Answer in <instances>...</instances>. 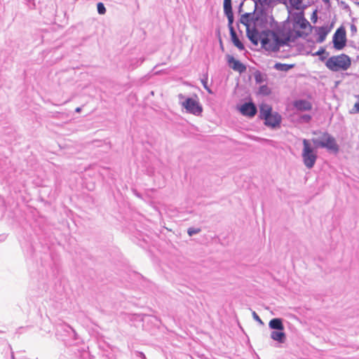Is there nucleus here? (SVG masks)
I'll return each instance as SVG.
<instances>
[{
  "label": "nucleus",
  "instance_id": "nucleus-31",
  "mask_svg": "<svg viewBox=\"0 0 359 359\" xmlns=\"http://www.w3.org/2000/svg\"><path fill=\"white\" fill-rule=\"evenodd\" d=\"M252 316L255 320L259 322L260 324H263L262 320H261V318L259 317V316L257 314V313L255 311L252 312Z\"/></svg>",
  "mask_w": 359,
  "mask_h": 359
},
{
  "label": "nucleus",
  "instance_id": "nucleus-30",
  "mask_svg": "<svg viewBox=\"0 0 359 359\" xmlns=\"http://www.w3.org/2000/svg\"><path fill=\"white\" fill-rule=\"evenodd\" d=\"M255 79L257 83H259L263 81L262 76L259 72L255 74Z\"/></svg>",
  "mask_w": 359,
  "mask_h": 359
},
{
  "label": "nucleus",
  "instance_id": "nucleus-23",
  "mask_svg": "<svg viewBox=\"0 0 359 359\" xmlns=\"http://www.w3.org/2000/svg\"><path fill=\"white\" fill-rule=\"evenodd\" d=\"M313 55H319L320 60L321 61H324L326 57L329 55V53L326 51V50L323 48H320L317 52H316Z\"/></svg>",
  "mask_w": 359,
  "mask_h": 359
},
{
  "label": "nucleus",
  "instance_id": "nucleus-39",
  "mask_svg": "<svg viewBox=\"0 0 359 359\" xmlns=\"http://www.w3.org/2000/svg\"><path fill=\"white\" fill-rule=\"evenodd\" d=\"M11 359H15L14 353L11 352Z\"/></svg>",
  "mask_w": 359,
  "mask_h": 359
},
{
  "label": "nucleus",
  "instance_id": "nucleus-27",
  "mask_svg": "<svg viewBox=\"0 0 359 359\" xmlns=\"http://www.w3.org/2000/svg\"><path fill=\"white\" fill-rule=\"evenodd\" d=\"M97 12L100 15H104L106 13V8L102 2H99L97 4Z\"/></svg>",
  "mask_w": 359,
  "mask_h": 359
},
{
  "label": "nucleus",
  "instance_id": "nucleus-22",
  "mask_svg": "<svg viewBox=\"0 0 359 359\" xmlns=\"http://www.w3.org/2000/svg\"><path fill=\"white\" fill-rule=\"evenodd\" d=\"M144 59L143 57L132 59L130 61L128 68L130 69H134L137 68V67H139L140 65H141L142 64V62H144Z\"/></svg>",
  "mask_w": 359,
  "mask_h": 359
},
{
  "label": "nucleus",
  "instance_id": "nucleus-29",
  "mask_svg": "<svg viewBox=\"0 0 359 359\" xmlns=\"http://www.w3.org/2000/svg\"><path fill=\"white\" fill-rule=\"evenodd\" d=\"M300 120L304 123H309L311 120V116L309 114H304L300 116Z\"/></svg>",
  "mask_w": 359,
  "mask_h": 359
},
{
  "label": "nucleus",
  "instance_id": "nucleus-6",
  "mask_svg": "<svg viewBox=\"0 0 359 359\" xmlns=\"http://www.w3.org/2000/svg\"><path fill=\"white\" fill-rule=\"evenodd\" d=\"M332 41L337 50H341L346 46V30L343 27H339L333 35Z\"/></svg>",
  "mask_w": 359,
  "mask_h": 359
},
{
  "label": "nucleus",
  "instance_id": "nucleus-41",
  "mask_svg": "<svg viewBox=\"0 0 359 359\" xmlns=\"http://www.w3.org/2000/svg\"><path fill=\"white\" fill-rule=\"evenodd\" d=\"M180 97L183 98L184 97L182 95H180Z\"/></svg>",
  "mask_w": 359,
  "mask_h": 359
},
{
  "label": "nucleus",
  "instance_id": "nucleus-40",
  "mask_svg": "<svg viewBox=\"0 0 359 359\" xmlns=\"http://www.w3.org/2000/svg\"><path fill=\"white\" fill-rule=\"evenodd\" d=\"M324 3H330V0H323Z\"/></svg>",
  "mask_w": 359,
  "mask_h": 359
},
{
  "label": "nucleus",
  "instance_id": "nucleus-42",
  "mask_svg": "<svg viewBox=\"0 0 359 359\" xmlns=\"http://www.w3.org/2000/svg\"><path fill=\"white\" fill-rule=\"evenodd\" d=\"M220 44H221V46L222 47V42L221 40H220Z\"/></svg>",
  "mask_w": 359,
  "mask_h": 359
},
{
  "label": "nucleus",
  "instance_id": "nucleus-4",
  "mask_svg": "<svg viewBox=\"0 0 359 359\" xmlns=\"http://www.w3.org/2000/svg\"><path fill=\"white\" fill-rule=\"evenodd\" d=\"M311 141L316 148H325L334 153L339 151V146L335 138L327 132L323 133V140L313 138Z\"/></svg>",
  "mask_w": 359,
  "mask_h": 359
},
{
  "label": "nucleus",
  "instance_id": "nucleus-7",
  "mask_svg": "<svg viewBox=\"0 0 359 359\" xmlns=\"http://www.w3.org/2000/svg\"><path fill=\"white\" fill-rule=\"evenodd\" d=\"M224 13L228 19V27L230 32L234 29L233 27V13L231 6V0H224Z\"/></svg>",
  "mask_w": 359,
  "mask_h": 359
},
{
  "label": "nucleus",
  "instance_id": "nucleus-9",
  "mask_svg": "<svg viewBox=\"0 0 359 359\" xmlns=\"http://www.w3.org/2000/svg\"><path fill=\"white\" fill-rule=\"evenodd\" d=\"M269 15L267 12L264 9L257 11L255 13V25H260L262 27H266L269 23Z\"/></svg>",
  "mask_w": 359,
  "mask_h": 359
},
{
  "label": "nucleus",
  "instance_id": "nucleus-17",
  "mask_svg": "<svg viewBox=\"0 0 359 359\" xmlns=\"http://www.w3.org/2000/svg\"><path fill=\"white\" fill-rule=\"evenodd\" d=\"M255 12L246 13L241 16L239 22L246 27V29L250 28V22L251 21L255 22Z\"/></svg>",
  "mask_w": 359,
  "mask_h": 359
},
{
  "label": "nucleus",
  "instance_id": "nucleus-35",
  "mask_svg": "<svg viewBox=\"0 0 359 359\" xmlns=\"http://www.w3.org/2000/svg\"><path fill=\"white\" fill-rule=\"evenodd\" d=\"M137 355L141 358V359H147L145 355L142 352H137Z\"/></svg>",
  "mask_w": 359,
  "mask_h": 359
},
{
  "label": "nucleus",
  "instance_id": "nucleus-5",
  "mask_svg": "<svg viewBox=\"0 0 359 359\" xmlns=\"http://www.w3.org/2000/svg\"><path fill=\"white\" fill-rule=\"evenodd\" d=\"M182 105L186 109L187 112L195 116L201 115L203 111V107L197 99H194L192 97L186 98L182 103Z\"/></svg>",
  "mask_w": 359,
  "mask_h": 359
},
{
  "label": "nucleus",
  "instance_id": "nucleus-11",
  "mask_svg": "<svg viewBox=\"0 0 359 359\" xmlns=\"http://www.w3.org/2000/svg\"><path fill=\"white\" fill-rule=\"evenodd\" d=\"M226 58L229 65L234 71L243 73L246 70V67L239 60H236L232 55H227Z\"/></svg>",
  "mask_w": 359,
  "mask_h": 359
},
{
  "label": "nucleus",
  "instance_id": "nucleus-3",
  "mask_svg": "<svg viewBox=\"0 0 359 359\" xmlns=\"http://www.w3.org/2000/svg\"><path fill=\"white\" fill-rule=\"evenodd\" d=\"M303 149L302 152V161L308 169L313 168L318 158L317 151L311 146L309 140H302Z\"/></svg>",
  "mask_w": 359,
  "mask_h": 359
},
{
  "label": "nucleus",
  "instance_id": "nucleus-8",
  "mask_svg": "<svg viewBox=\"0 0 359 359\" xmlns=\"http://www.w3.org/2000/svg\"><path fill=\"white\" fill-rule=\"evenodd\" d=\"M294 27H299L301 29H306L307 27L312 28L309 22L304 18L303 13H295L293 15Z\"/></svg>",
  "mask_w": 359,
  "mask_h": 359
},
{
  "label": "nucleus",
  "instance_id": "nucleus-10",
  "mask_svg": "<svg viewBox=\"0 0 359 359\" xmlns=\"http://www.w3.org/2000/svg\"><path fill=\"white\" fill-rule=\"evenodd\" d=\"M240 111L244 116L253 117L257 112L255 104L252 102H245L241 105Z\"/></svg>",
  "mask_w": 359,
  "mask_h": 359
},
{
  "label": "nucleus",
  "instance_id": "nucleus-14",
  "mask_svg": "<svg viewBox=\"0 0 359 359\" xmlns=\"http://www.w3.org/2000/svg\"><path fill=\"white\" fill-rule=\"evenodd\" d=\"M246 33L250 41L255 45H257L261 36V34H259L257 29L255 27H253L252 29L248 28L246 29Z\"/></svg>",
  "mask_w": 359,
  "mask_h": 359
},
{
  "label": "nucleus",
  "instance_id": "nucleus-19",
  "mask_svg": "<svg viewBox=\"0 0 359 359\" xmlns=\"http://www.w3.org/2000/svg\"><path fill=\"white\" fill-rule=\"evenodd\" d=\"M272 108L268 104H262L260 107L259 117L261 119L266 120L272 114Z\"/></svg>",
  "mask_w": 359,
  "mask_h": 359
},
{
  "label": "nucleus",
  "instance_id": "nucleus-15",
  "mask_svg": "<svg viewBox=\"0 0 359 359\" xmlns=\"http://www.w3.org/2000/svg\"><path fill=\"white\" fill-rule=\"evenodd\" d=\"M316 31L318 36L317 42L323 43L325 40L327 35L330 32V29L327 27H316Z\"/></svg>",
  "mask_w": 359,
  "mask_h": 359
},
{
  "label": "nucleus",
  "instance_id": "nucleus-26",
  "mask_svg": "<svg viewBox=\"0 0 359 359\" xmlns=\"http://www.w3.org/2000/svg\"><path fill=\"white\" fill-rule=\"evenodd\" d=\"M271 93V89L266 85H262L259 88V93L262 95H269Z\"/></svg>",
  "mask_w": 359,
  "mask_h": 359
},
{
  "label": "nucleus",
  "instance_id": "nucleus-34",
  "mask_svg": "<svg viewBox=\"0 0 359 359\" xmlns=\"http://www.w3.org/2000/svg\"><path fill=\"white\" fill-rule=\"evenodd\" d=\"M311 20L313 21V22H316V20H317V15H316V11L313 12V15H312V17H311Z\"/></svg>",
  "mask_w": 359,
  "mask_h": 359
},
{
  "label": "nucleus",
  "instance_id": "nucleus-21",
  "mask_svg": "<svg viewBox=\"0 0 359 359\" xmlns=\"http://www.w3.org/2000/svg\"><path fill=\"white\" fill-rule=\"evenodd\" d=\"M294 67V65H288V64H283V63H276L274 65V69L278 71L281 72H287L290 69H292Z\"/></svg>",
  "mask_w": 359,
  "mask_h": 359
},
{
  "label": "nucleus",
  "instance_id": "nucleus-16",
  "mask_svg": "<svg viewBox=\"0 0 359 359\" xmlns=\"http://www.w3.org/2000/svg\"><path fill=\"white\" fill-rule=\"evenodd\" d=\"M270 336L273 340L280 344H283L286 341V334L283 330H273L271 332Z\"/></svg>",
  "mask_w": 359,
  "mask_h": 359
},
{
  "label": "nucleus",
  "instance_id": "nucleus-36",
  "mask_svg": "<svg viewBox=\"0 0 359 359\" xmlns=\"http://www.w3.org/2000/svg\"><path fill=\"white\" fill-rule=\"evenodd\" d=\"M202 83L203 84V86L205 89H207L208 90V92L210 93V90L207 87V81H204V80H202Z\"/></svg>",
  "mask_w": 359,
  "mask_h": 359
},
{
  "label": "nucleus",
  "instance_id": "nucleus-18",
  "mask_svg": "<svg viewBox=\"0 0 359 359\" xmlns=\"http://www.w3.org/2000/svg\"><path fill=\"white\" fill-rule=\"evenodd\" d=\"M269 327L274 330H284L283 320L278 318L271 319L269 323Z\"/></svg>",
  "mask_w": 359,
  "mask_h": 359
},
{
  "label": "nucleus",
  "instance_id": "nucleus-1",
  "mask_svg": "<svg viewBox=\"0 0 359 359\" xmlns=\"http://www.w3.org/2000/svg\"><path fill=\"white\" fill-rule=\"evenodd\" d=\"M259 41L262 48L275 50L287 44L290 41V36L284 34L280 36V33L275 31H264L261 34Z\"/></svg>",
  "mask_w": 359,
  "mask_h": 359
},
{
  "label": "nucleus",
  "instance_id": "nucleus-25",
  "mask_svg": "<svg viewBox=\"0 0 359 359\" xmlns=\"http://www.w3.org/2000/svg\"><path fill=\"white\" fill-rule=\"evenodd\" d=\"M255 2V11L258 10V4L263 6H269L271 0H252Z\"/></svg>",
  "mask_w": 359,
  "mask_h": 359
},
{
  "label": "nucleus",
  "instance_id": "nucleus-37",
  "mask_svg": "<svg viewBox=\"0 0 359 359\" xmlns=\"http://www.w3.org/2000/svg\"><path fill=\"white\" fill-rule=\"evenodd\" d=\"M243 5V2H242V3H241V4H240V6H239V12H241V8H242Z\"/></svg>",
  "mask_w": 359,
  "mask_h": 359
},
{
  "label": "nucleus",
  "instance_id": "nucleus-13",
  "mask_svg": "<svg viewBox=\"0 0 359 359\" xmlns=\"http://www.w3.org/2000/svg\"><path fill=\"white\" fill-rule=\"evenodd\" d=\"M294 108L299 111H310L312 109V104L306 100H295L293 103Z\"/></svg>",
  "mask_w": 359,
  "mask_h": 359
},
{
  "label": "nucleus",
  "instance_id": "nucleus-20",
  "mask_svg": "<svg viewBox=\"0 0 359 359\" xmlns=\"http://www.w3.org/2000/svg\"><path fill=\"white\" fill-rule=\"evenodd\" d=\"M230 35L232 40V42L233 44L239 49V50H243L245 48L244 45L243 43L239 40V39L237 36V34L235 32V29H232L230 31Z\"/></svg>",
  "mask_w": 359,
  "mask_h": 359
},
{
  "label": "nucleus",
  "instance_id": "nucleus-43",
  "mask_svg": "<svg viewBox=\"0 0 359 359\" xmlns=\"http://www.w3.org/2000/svg\"><path fill=\"white\" fill-rule=\"evenodd\" d=\"M357 97L359 99V95L357 96Z\"/></svg>",
  "mask_w": 359,
  "mask_h": 359
},
{
  "label": "nucleus",
  "instance_id": "nucleus-32",
  "mask_svg": "<svg viewBox=\"0 0 359 359\" xmlns=\"http://www.w3.org/2000/svg\"><path fill=\"white\" fill-rule=\"evenodd\" d=\"M353 110L355 111V112L359 113V102L355 103Z\"/></svg>",
  "mask_w": 359,
  "mask_h": 359
},
{
  "label": "nucleus",
  "instance_id": "nucleus-2",
  "mask_svg": "<svg viewBox=\"0 0 359 359\" xmlns=\"http://www.w3.org/2000/svg\"><path fill=\"white\" fill-rule=\"evenodd\" d=\"M351 65V57L344 53L332 56L325 62L327 68L332 72H338L340 69L346 70Z\"/></svg>",
  "mask_w": 359,
  "mask_h": 359
},
{
  "label": "nucleus",
  "instance_id": "nucleus-28",
  "mask_svg": "<svg viewBox=\"0 0 359 359\" xmlns=\"http://www.w3.org/2000/svg\"><path fill=\"white\" fill-rule=\"evenodd\" d=\"M201 231L200 229L189 228L188 229L187 233L190 236L198 233Z\"/></svg>",
  "mask_w": 359,
  "mask_h": 359
},
{
  "label": "nucleus",
  "instance_id": "nucleus-24",
  "mask_svg": "<svg viewBox=\"0 0 359 359\" xmlns=\"http://www.w3.org/2000/svg\"><path fill=\"white\" fill-rule=\"evenodd\" d=\"M290 2V6L297 10H300L302 8H304V6H302V0H288Z\"/></svg>",
  "mask_w": 359,
  "mask_h": 359
},
{
  "label": "nucleus",
  "instance_id": "nucleus-44",
  "mask_svg": "<svg viewBox=\"0 0 359 359\" xmlns=\"http://www.w3.org/2000/svg\"><path fill=\"white\" fill-rule=\"evenodd\" d=\"M359 4V3H358Z\"/></svg>",
  "mask_w": 359,
  "mask_h": 359
},
{
  "label": "nucleus",
  "instance_id": "nucleus-38",
  "mask_svg": "<svg viewBox=\"0 0 359 359\" xmlns=\"http://www.w3.org/2000/svg\"><path fill=\"white\" fill-rule=\"evenodd\" d=\"M75 111H76V112H80L81 111V108L80 107H77Z\"/></svg>",
  "mask_w": 359,
  "mask_h": 359
},
{
  "label": "nucleus",
  "instance_id": "nucleus-33",
  "mask_svg": "<svg viewBox=\"0 0 359 359\" xmlns=\"http://www.w3.org/2000/svg\"><path fill=\"white\" fill-rule=\"evenodd\" d=\"M351 31L353 34L357 32V27L355 25H351Z\"/></svg>",
  "mask_w": 359,
  "mask_h": 359
},
{
  "label": "nucleus",
  "instance_id": "nucleus-12",
  "mask_svg": "<svg viewBox=\"0 0 359 359\" xmlns=\"http://www.w3.org/2000/svg\"><path fill=\"white\" fill-rule=\"evenodd\" d=\"M265 125L275 128L280 125L281 122V116L277 112L272 113L267 119L264 120Z\"/></svg>",
  "mask_w": 359,
  "mask_h": 359
}]
</instances>
